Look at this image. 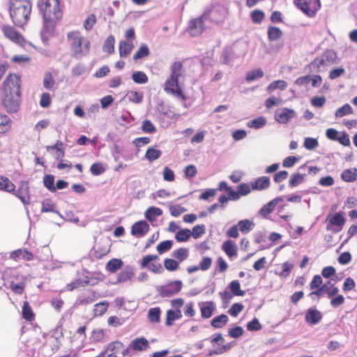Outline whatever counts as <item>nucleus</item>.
<instances>
[{"instance_id":"f257e3e1","label":"nucleus","mask_w":357,"mask_h":357,"mask_svg":"<svg viewBox=\"0 0 357 357\" xmlns=\"http://www.w3.org/2000/svg\"><path fill=\"white\" fill-rule=\"evenodd\" d=\"M20 88V77L15 74H9L2 84V102L8 113H15L19 109Z\"/></svg>"},{"instance_id":"f03ea898","label":"nucleus","mask_w":357,"mask_h":357,"mask_svg":"<svg viewBox=\"0 0 357 357\" xmlns=\"http://www.w3.org/2000/svg\"><path fill=\"white\" fill-rule=\"evenodd\" d=\"M9 13L14 24L19 27L25 25L31 15V5L17 4L13 0H9Z\"/></svg>"},{"instance_id":"7ed1b4c3","label":"nucleus","mask_w":357,"mask_h":357,"mask_svg":"<svg viewBox=\"0 0 357 357\" xmlns=\"http://www.w3.org/2000/svg\"><path fill=\"white\" fill-rule=\"evenodd\" d=\"M217 13V10H206L200 17L190 20L188 25L190 35L195 37L202 33L206 28L205 22L206 21L218 24V20L215 19Z\"/></svg>"},{"instance_id":"20e7f679","label":"nucleus","mask_w":357,"mask_h":357,"mask_svg":"<svg viewBox=\"0 0 357 357\" xmlns=\"http://www.w3.org/2000/svg\"><path fill=\"white\" fill-rule=\"evenodd\" d=\"M37 8L42 17H55L61 19L63 12L61 8V0H38Z\"/></svg>"},{"instance_id":"39448f33","label":"nucleus","mask_w":357,"mask_h":357,"mask_svg":"<svg viewBox=\"0 0 357 357\" xmlns=\"http://www.w3.org/2000/svg\"><path fill=\"white\" fill-rule=\"evenodd\" d=\"M43 24L40 35L43 43L45 45L49 44L50 38L55 36L56 25L61 19H56L55 17H43Z\"/></svg>"},{"instance_id":"423d86ee","label":"nucleus","mask_w":357,"mask_h":357,"mask_svg":"<svg viewBox=\"0 0 357 357\" xmlns=\"http://www.w3.org/2000/svg\"><path fill=\"white\" fill-rule=\"evenodd\" d=\"M339 62L337 53L335 50L326 49L320 57L315 58L311 63L310 67L320 71L321 67H325L326 63L337 64Z\"/></svg>"},{"instance_id":"0eeeda50","label":"nucleus","mask_w":357,"mask_h":357,"mask_svg":"<svg viewBox=\"0 0 357 357\" xmlns=\"http://www.w3.org/2000/svg\"><path fill=\"white\" fill-rule=\"evenodd\" d=\"M296 6L306 16L313 17L321 8L320 0H294Z\"/></svg>"},{"instance_id":"6e6552de","label":"nucleus","mask_w":357,"mask_h":357,"mask_svg":"<svg viewBox=\"0 0 357 357\" xmlns=\"http://www.w3.org/2000/svg\"><path fill=\"white\" fill-rule=\"evenodd\" d=\"M346 221L342 211L336 212L333 215L328 214L326 219V222H328L326 229L327 231L337 233L343 229Z\"/></svg>"},{"instance_id":"1a4fd4ad","label":"nucleus","mask_w":357,"mask_h":357,"mask_svg":"<svg viewBox=\"0 0 357 357\" xmlns=\"http://www.w3.org/2000/svg\"><path fill=\"white\" fill-rule=\"evenodd\" d=\"M182 287V281L176 280L168 282L167 285L157 287V290L162 297H171L180 292Z\"/></svg>"},{"instance_id":"9d476101","label":"nucleus","mask_w":357,"mask_h":357,"mask_svg":"<svg viewBox=\"0 0 357 357\" xmlns=\"http://www.w3.org/2000/svg\"><path fill=\"white\" fill-rule=\"evenodd\" d=\"M296 116V112L288 107L278 108L274 114L275 120L280 124H287L291 119Z\"/></svg>"},{"instance_id":"9b49d317","label":"nucleus","mask_w":357,"mask_h":357,"mask_svg":"<svg viewBox=\"0 0 357 357\" xmlns=\"http://www.w3.org/2000/svg\"><path fill=\"white\" fill-rule=\"evenodd\" d=\"M4 36L13 42L23 45V43H26L22 35L18 32L13 26L5 25L2 28Z\"/></svg>"},{"instance_id":"f8f14e48","label":"nucleus","mask_w":357,"mask_h":357,"mask_svg":"<svg viewBox=\"0 0 357 357\" xmlns=\"http://www.w3.org/2000/svg\"><path fill=\"white\" fill-rule=\"evenodd\" d=\"M14 195L21 200L24 205L29 204L30 195L28 181H21L19 188L17 190H15Z\"/></svg>"},{"instance_id":"ddd939ff","label":"nucleus","mask_w":357,"mask_h":357,"mask_svg":"<svg viewBox=\"0 0 357 357\" xmlns=\"http://www.w3.org/2000/svg\"><path fill=\"white\" fill-rule=\"evenodd\" d=\"M150 226L149 223L144 220H139L135 222L131 227V234L137 238L144 236L149 231Z\"/></svg>"},{"instance_id":"4468645a","label":"nucleus","mask_w":357,"mask_h":357,"mask_svg":"<svg viewBox=\"0 0 357 357\" xmlns=\"http://www.w3.org/2000/svg\"><path fill=\"white\" fill-rule=\"evenodd\" d=\"M322 313L316 307H310L305 312V321L309 325L318 324L322 319Z\"/></svg>"},{"instance_id":"2eb2a0df","label":"nucleus","mask_w":357,"mask_h":357,"mask_svg":"<svg viewBox=\"0 0 357 357\" xmlns=\"http://www.w3.org/2000/svg\"><path fill=\"white\" fill-rule=\"evenodd\" d=\"M68 38L72 39L71 48L73 52L72 56L74 57L78 56L83 52V37L75 36L73 33H68Z\"/></svg>"},{"instance_id":"dca6fc26","label":"nucleus","mask_w":357,"mask_h":357,"mask_svg":"<svg viewBox=\"0 0 357 357\" xmlns=\"http://www.w3.org/2000/svg\"><path fill=\"white\" fill-rule=\"evenodd\" d=\"M134 276V268L130 265H126L123 269L118 274L116 280L112 282L113 284L126 282L131 280Z\"/></svg>"},{"instance_id":"f3484780","label":"nucleus","mask_w":357,"mask_h":357,"mask_svg":"<svg viewBox=\"0 0 357 357\" xmlns=\"http://www.w3.org/2000/svg\"><path fill=\"white\" fill-rule=\"evenodd\" d=\"M270 184V178L263 176L257 178L255 181L251 182L250 186L252 190H264L268 188Z\"/></svg>"},{"instance_id":"a211bd4d","label":"nucleus","mask_w":357,"mask_h":357,"mask_svg":"<svg viewBox=\"0 0 357 357\" xmlns=\"http://www.w3.org/2000/svg\"><path fill=\"white\" fill-rule=\"evenodd\" d=\"M130 347L136 351H146L149 347V341L144 337H137L131 341Z\"/></svg>"},{"instance_id":"6ab92c4d","label":"nucleus","mask_w":357,"mask_h":357,"mask_svg":"<svg viewBox=\"0 0 357 357\" xmlns=\"http://www.w3.org/2000/svg\"><path fill=\"white\" fill-rule=\"evenodd\" d=\"M201 316L203 319H209L212 317L213 312L215 308V303L213 301H206L199 303Z\"/></svg>"},{"instance_id":"aec40b11","label":"nucleus","mask_w":357,"mask_h":357,"mask_svg":"<svg viewBox=\"0 0 357 357\" xmlns=\"http://www.w3.org/2000/svg\"><path fill=\"white\" fill-rule=\"evenodd\" d=\"M222 250L230 258L237 257V247L232 240H227L222 245Z\"/></svg>"},{"instance_id":"412c9836","label":"nucleus","mask_w":357,"mask_h":357,"mask_svg":"<svg viewBox=\"0 0 357 357\" xmlns=\"http://www.w3.org/2000/svg\"><path fill=\"white\" fill-rule=\"evenodd\" d=\"M239 56L236 54L234 50L231 47H225L222 52L221 59L224 64L229 65L235 59Z\"/></svg>"},{"instance_id":"4be33fe9","label":"nucleus","mask_w":357,"mask_h":357,"mask_svg":"<svg viewBox=\"0 0 357 357\" xmlns=\"http://www.w3.org/2000/svg\"><path fill=\"white\" fill-rule=\"evenodd\" d=\"M181 317L182 313L179 309H169L167 311L165 325L172 326L174 321L180 319Z\"/></svg>"},{"instance_id":"5701e85b","label":"nucleus","mask_w":357,"mask_h":357,"mask_svg":"<svg viewBox=\"0 0 357 357\" xmlns=\"http://www.w3.org/2000/svg\"><path fill=\"white\" fill-rule=\"evenodd\" d=\"M123 266V261L121 259L113 258L107 261L105 269L111 273H114Z\"/></svg>"},{"instance_id":"b1692460","label":"nucleus","mask_w":357,"mask_h":357,"mask_svg":"<svg viewBox=\"0 0 357 357\" xmlns=\"http://www.w3.org/2000/svg\"><path fill=\"white\" fill-rule=\"evenodd\" d=\"M164 89L166 92L172 94L176 98L182 101H185L187 100V96L184 94L182 89L178 84L174 86H165Z\"/></svg>"},{"instance_id":"393cba45","label":"nucleus","mask_w":357,"mask_h":357,"mask_svg":"<svg viewBox=\"0 0 357 357\" xmlns=\"http://www.w3.org/2000/svg\"><path fill=\"white\" fill-rule=\"evenodd\" d=\"M229 321V317L225 314H221L213 317L211 320V325L215 328H220L225 326Z\"/></svg>"},{"instance_id":"a878e982","label":"nucleus","mask_w":357,"mask_h":357,"mask_svg":"<svg viewBox=\"0 0 357 357\" xmlns=\"http://www.w3.org/2000/svg\"><path fill=\"white\" fill-rule=\"evenodd\" d=\"M162 211L161 208L155 206L149 207L144 213L145 218L151 222L155 220L157 217L162 215Z\"/></svg>"},{"instance_id":"bb28decb","label":"nucleus","mask_w":357,"mask_h":357,"mask_svg":"<svg viewBox=\"0 0 357 357\" xmlns=\"http://www.w3.org/2000/svg\"><path fill=\"white\" fill-rule=\"evenodd\" d=\"M341 178L348 183H351L357 179V169H347L341 174Z\"/></svg>"},{"instance_id":"cd10ccee","label":"nucleus","mask_w":357,"mask_h":357,"mask_svg":"<svg viewBox=\"0 0 357 357\" xmlns=\"http://www.w3.org/2000/svg\"><path fill=\"white\" fill-rule=\"evenodd\" d=\"M134 45L125 40H121L119 43V54L121 58L127 57L132 52Z\"/></svg>"},{"instance_id":"c85d7f7f","label":"nucleus","mask_w":357,"mask_h":357,"mask_svg":"<svg viewBox=\"0 0 357 357\" xmlns=\"http://www.w3.org/2000/svg\"><path fill=\"white\" fill-rule=\"evenodd\" d=\"M282 31L279 27L269 26L267 29V36L270 41H275L282 36Z\"/></svg>"},{"instance_id":"c756f323","label":"nucleus","mask_w":357,"mask_h":357,"mask_svg":"<svg viewBox=\"0 0 357 357\" xmlns=\"http://www.w3.org/2000/svg\"><path fill=\"white\" fill-rule=\"evenodd\" d=\"M161 310L159 307H151L148 311V319L151 323L156 324L160 322Z\"/></svg>"},{"instance_id":"7c9ffc66","label":"nucleus","mask_w":357,"mask_h":357,"mask_svg":"<svg viewBox=\"0 0 357 357\" xmlns=\"http://www.w3.org/2000/svg\"><path fill=\"white\" fill-rule=\"evenodd\" d=\"M22 318L28 321H31L35 318V314L28 301H24L22 310Z\"/></svg>"},{"instance_id":"2f4dec72","label":"nucleus","mask_w":357,"mask_h":357,"mask_svg":"<svg viewBox=\"0 0 357 357\" xmlns=\"http://www.w3.org/2000/svg\"><path fill=\"white\" fill-rule=\"evenodd\" d=\"M114 36L113 35L108 36L104 42L102 51L109 54H113L114 52Z\"/></svg>"},{"instance_id":"473e14b6","label":"nucleus","mask_w":357,"mask_h":357,"mask_svg":"<svg viewBox=\"0 0 357 357\" xmlns=\"http://www.w3.org/2000/svg\"><path fill=\"white\" fill-rule=\"evenodd\" d=\"M266 119L264 116H261L248 121L247 123V126L248 127L251 128L260 129L263 128L264 126H266Z\"/></svg>"},{"instance_id":"72a5a7b5","label":"nucleus","mask_w":357,"mask_h":357,"mask_svg":"<svg viewBox=\"0 0 357 357\" xmlns=\"http://www.w3.org/2000/svg\"><path fill=\"white\" fill-rule=\"evenodd\" d=\"M305 176V174H301L300 173L292 174L289 180V187L294 188L301 184L304 181Z\"/></svg>"},{"instance_id":"f704fd0d","label":"nucleus","mask_w":357,"mask_h":357,"mask_svg":"<svg viewBox=\"0 0 357 357\" xmlns=\"http://www.w3.org/2000/svg\"><path fill=\"white\" fill-rule=\"evenodd\" d=\"M150 54V50L146 44H142L135 54L133 55L132 59L135 61L142 59Z\"/></svg>"},{"instance_id":"c9c22d12","label":"nucleus","mask_w":357,"mask_h":357,"mask_svg":"<svg viewBox=\"0 0 357 357\" xmlns=\"http://www.w3.org/2000/svg\"><path fill=\"white\" fill-rule=\"evenodd\" d=\"M162 155V151L156 149L154 146L149 147L145 153V158L149 161L153 162L158 159Z\"/></svg>"},{"instance_id":"e433bc0d","label":"nucleus","mask_w":357,"mask_h":357,"mask_svg":"<svg viewBox=\"0 0 357 357\" xmlns=\"http://www.w3.org/2000/svg\"><path fill=\"white\" fill-rule=\"evenodd\" d=\"M192 232L189 229H179L175 235L177 242H186L191 237Z\"/></svg>"},{"instance_id":"4c0bfd02","label":"nucleus","mask_w":357,"mask_h":357,"mask_svg":"<svg viewBox=\"0 0 357 357\" xmlns=\"http://www.w3.org/2000/svg\"><path fill=\"white\" fill-rule=\"evenodd\" d=\"M55 177L52 174H45L43 177V185L50 192H55L56 188H54Z\"/></svg>"},{"instance_id":"58836bf2","label":"nucleus","mask_w":357,"mask_h":357,"mask_svg":"<svg viewBox=\"0 0 357 357\" xmlns=\"http://www.w3.org/2000/svg\"><path fill=\"white\" fill-rule=\"evenodd\" d=\"M132 79L137 84H144L149 81L148 76L143 71H134L132 75Z\"/></svg>"},{"instance_id":"ea45409f","label":"nucleus","mask_w":357,"mask_h":357,"mask_svg":"<svg viewBox=\"0 0 357 357\" xmlns=\"http://www.w3.org/2000/svg\"><path fill=\"white\" fill-rule=\"evenodd\" d=\"M172 256L182 262L185 260L189 256V250L185 248H180L172 252Z\"/></svg>"},{"instance_id":"a19ab883","label":"nucleus","mask_w":357,"mask_h":357,"mask_svg":"<svg viewBox=\"0 0 357 357\" xmlns=\"http://www.w3.org/2000/svg\"><path fill=\"white\" fill-rule=\"evenodd\" d=\"M237 226L239 227L241 233L247 234L252 229L254 223L248 219H245L238 221Z\"/></svg>"},{"instance_id":"79ce46f5","label":"nucleus","mask_w":357,"mask_h":357,"mask_svg":"<svg viewBox=\"0 0 357 357\" xmlns=\"http://www.w3.org/2000/svg\"><path fill=\"white\" fill-rule=\"evenodd\" d=\"M106 170L105 165L100 162H94L90 167V172L93 176H99L105 172Z\"/></svg>"},{"instance_id":"37998d69","label":"nucleus","mask_w":357,"mask_h":357,"mask_svg":"<svg viewBox=\"0 0 357 357\" xmlns=\"http://www.w3.org/2000/svg\"><path fill=\"white\" fill-rule=\"evenodd\" d=\"M264 76V72L261 68H257L253 70L248 71L245 75V80L248 82L261 78Z\"/></svg>"},{"instance_id":"c03bdc74","label":"nucleus","mask_w":357,"mask_h":357,"mask_svg":"<svg viewBox=\"0 0 357 357\" xmlns=\"http://www.w3.org/2000/svg\"><path fill=\"white\" fill-rule=\"evenodd\" d=\"M287 86V82L284 80H275L271 82L268 86H267V91L271 93L275 89H280L284 90Z\"/></svg>"},{"instance_id":"a18cd8bd","label":"nucleus","mask_w":357,"mask_h":357,"mask_svg":"<svg viewBox=\"0 0 357 357\" xmlns=\"http://www.w3.org/2000/svg\"><path fill=\"white\" fill-rule=\"evenodd\" d=\"M174 242L172 240H166L158 244L156 250L160 255H162L170 250L173 246Z\"/></svg>"},{"instance_id":"49530a36","label":"nucleus","mask_w":357,"mask_h":357,"mask_svg":"<svg viewBox=\"0 0 357 357\" xmlns=\"http://www.w3.org/2000/svg\"><path fill=\"white\" fill-rule=\"evenodd\" d=\"M126 96L128 97L129 101L135 104L141 103L144 98L143 93L134 91H129Z\"/></svg>"},{"instance_id":"de8ad7c7","label":"nucleus","mask_w":357,"mask_h":357,"mask_svg":"<svg viewBox=\"0 0 357 357\" xmlns=\"http://www.w3.org/2000/svg\"><path fill=\"white\" fill-rule=\"evenodd\" d=\"M265 17V13L263 10L255 9L250 13V18L253 23L259 24L263 21Z\"/></svg>"},{"instance_id":"09e8293b","label":"nucleus","mask_w":357,"mask_h":357,"mask_svg":"<svg viewBox=\"0 0 357 357\" xmlns=\"http://www.w3.org/2000/svg\"><path fill=\"white\" fill-rule=\"evenodd\" d=\"M312 290L313 291L308 294V296L314 301L317 299L316 297L319 298L321 296L326 293V291L328 290V284H324L321 287Z\"/></svg>"},{"instance_id":"8fccbe9b","label":"nucleus","mask_w":357,"mask_h":357,"mask_svg":"<svg viewBox=\"0 0 357 357\" xmlns=\"http://www.w3.org/2000/svg\"><path fill=\"white\" fill-rule=\"evenodd\" d=\"M55 81L50 72H46L43 79V86L47 90H52L54 86Z\"/></svg>"},{"instance_id":"3c124183","label":"nucleus","mask_w":357,"mask_h":357,"mask_svg":"<svg viewBox=\"0 0 357 357\" xmlns=\"http://www.w3.org/2000/svg\"><path fill=\"white\" fill-rule=\"evenodd\" d=\"M352 112L353 109L351 105L349 103H346L336 110L335 115L336 117H342Z\"/></svg>"},{"instance_id":"603ef678","label":"nucleus","mask_w":357,"mask_h":357,"mask_svg":"<svg viewBox=\"0 0 357 357\" xmlns=\"http://www.w3.org/2000/svg\"><path fill=\"white\" fill-rule=\"evenodd\" d=\"M275 206L276 205L274 204L273 200L270 201L261 208L259 210V214L263 217H266L273 211Z\"/></svg>"},{"instance_id":"864d4df0","label":"nucleus","mask_w":357,"mask_h":357,"mask_svg":"<svg viewBox=\"0 0 357 357\" xmlns=\"http://www.w3.org/2000/svg\"><path fill=\"white\" fill-rule=\"evenodd\" d=\"M164 266L169 271H175L178 269L179 264L174 259L166 258L164 260Z\"/></svg>"},{"instance_id":"5fc2aeb1","label":"nucleus","mask_w":357,"mask_h":357,"mask_svg":"<svg viewBox=\"0 0 357 357\" xmlns=\"http://www.w3.org/2000/svg\"><path fill=\"white\" fill-rule=\"evenodd\" d=\"M142 130L145 133L153 134L156 132V128L149 119H145L142 122Z\"/></svg>"},{"instance_id":"6e6d98bb","label":"nucleus","mask_w":357,"mask_h":357,"mask_svg":"<svg viewBox=\"0 0 357 357\" xmlns=\"http://www.w3.org/2000/svg\"><path fill=\"white\" fill-rule=\"evenodd\" d=\"M109 303L107 301L96 303L94 307V313L96 315L102 316L107 310Z\"/></svg>"},{"instance_id":"4d7b16f0","label":"nucleus","mask_w":357,"mask_h":357,"mask_svg":"<svg viewBox=\"0 0 357 357\" xmlns=\"http://www.w3.org/2000/svg\"><path fill=\"white\" fill-rule=\"evenodd\" d=\"M191 232V236L195 239L199 238L206 233V227L204 225H195L193 227Z\"/></svg>"},{"instance_id":"13d9d810","label":"nucleus","mask_w":357,"mask_h":357,"mask_svg":"<svg viewBox=\"0 0 357 357\" xmlns=\"http://www.w3.org/2000/svg\"><path fill=\"white\" fill-rule=\"evenodd\" d=\"M319 146L317 139L313 137H305L303 143V146L307 150H314Z\"/></svg>"},{"instance_id":"bf43d9fd","label":"nucleus","mask_w":357,"mask_h":357,"mask_svg":"<svg viewBox=\"0 0 357 357\" xmlns=\"http://www.w3.org/2000/svg\"><path fill=\"white\" fill-rule=\"evenodd\" d=\"M246 328L249 331H258L262 328V326L259 319L255 317L250 321L247 323Z\"/></svg>"},{"instance_id":"052dcab7","label":"nucleus","mask_w":357,"mask_h":357,"mask_svg":"<svg viewBox=\"0 0 357 357\" xmlns=\"http://www.w3.org/2000/svg\"><path fill=\"white\" fill-rule=\"evenodd\" d=\"M244 333V330L241 326H235L228 331V335L232 338H238Z\"/></svg>"},{"instance_id":"680f3d73","label":"nucleus","mask_w":357,"mask_h":357,"mask_svg":"<svg viewBox=\"0 0 357 357\" xmlns=\"http://www.w3.org/2000/svg\"><path fill=\"white\" fill-rule=\"evenodd\" d=\"M244 308V305L240 303H234L228 310V313L234 317H236L241 313Z\"/></svg>"},{"instance_id":"e2e57ef3","label":"nucleus","mask_w":357,"mask_h":357,"mask_svg":"<svg viewBox=\"0 0 357 357\" xmlns=\"http://www.w3.org/2000/svg\"><path fill=\"white\" fill-rule=\"evenodd\" d=\"M236 190L239 197H241V196H246L250 194L252 188L248 183H242L237 185Z\"/></svg>"},{"instance_id":"0e129e2a","label":"nucleus","mask_w":357,"mask_h":357,"mask_svg":"<svg viewBox=\"0 0 357 357\" xmlns=\"http://www.w3.org/2000/svg\"><path fill=\"white\" fill-rule=\"evenodd\" d=\"M181 76L180 73L171 72L170 77L165 82V86H174L178 84V78Z\"/></svg>"},{"instance_id":"69168bd1","label":"nucleus","mask_w":357,"mask_h":357,"mask_svg":"<svg viewBox=\"0 0 357 357\" xmlns=\"http://www.w3.org/2000/svg\"><path fill=\"white\" fill-rule=\"evenodd\" d=\"M41 212L46 213V212H52L58 214L61 218H63V216L61 215V213L59 212V211L56 210L54 208V206L53 204L49 202H47V201H44L42 203V208Z\"/></svg>"},{"instance_id":"338daca9","label":"nucleus","mask_w":357,"mask_h":357,"mask_svg":"<svg viewBox=\"0 0 357 357\" xmlns=\"http://www.w3.org/2000/svg\"><path fill=\"white\" fill-rule=\"evenodd\" d=\"M96 300V296H93L92 297L87 296V297H82V296H78L76 301L75 302L73 307H77L79 305H86L91 303H93Z\"/></svg>"},{"instance_id":"774afa93","label":"nucleus","mask_w":357,"mask_h":357,"mask_svg":"<svg viewBox=\"0 0 357 357\" xmlns=\"http://www.w3.org/2000/svg\"><path fill=\"white\" fill-rule=\"evenodd\" d=\"M299 160L300 158L298 156H288L283 160L282 166L286 168L292 167Z\"/></svg>"}]
</instances>
